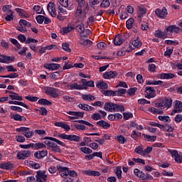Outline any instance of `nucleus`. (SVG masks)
<instances>
[{"label": "nucleus", "instance_id": "4", "mask_svg": "<svg viewBox=\"0 0 182 182\" xmlns=\"http://www.w3.org/2000/svg\"><path fill=\"white\" fill-rule=\"evenodd\" d=\"M27 157H31V151L29 150L21 151L17 154V159L18 160H25Z\"/></svg>", "mask_w": 182, "mask_h": 182}, {"label": "nucleus", "instance_id": "61", "mask_svg": "<svg viewBox=\"0 0 182 182\" xmlns=\"http://www.w3.org/2000/svg\"><path fill=\"white\" fill-rule=\"evenodd\" d=\"M36 19L38 23H43V21H45V16L38 15L36 17Z\"/></svg>", "mask_w": 182, "mask_h": 182}, {"label": "nucleus", "instance_id": "20", "mask_svg": "<svg viewBox=\"0 0 182 182\" xmlns=\"http://www.w3.org/2000/svg\"><path fill=\"white\" fill-rule=\"evenodd\" d=\"M15 11L18 14L19 16H22V18H29L30 16L29 14L22 9L16 8Z\"/></svg>", "mask_w": 182, "mask_h": 182}, {"label": "nucleus", "instance_id": "40", "mask_svg": "<svg viewBox=\"0 0 182 182\" xmlns=\"http://www.w3.org/2000/svg\"><path fill=\"white\" fill-rule=\"evenodd\" d=\"M102 95L105 96H116V92L113 90H102Z\"/></svg>", "mask_w": 182, "mask_h": 182}, {"label": "nucleus", "instance_id": "49", "mask_svg": "<svg viewBox=\"0 0 182 182\" xmlns=\"http://www.w3.org/2000/svg\"><path fill=\"white\" fill-rule=\"evenodd\" d=\"M140 136H141V133L137 132L136 131H133L131 134V137H132V139H134L135 140H137V139H139V137H140Z\"/></svg>", "mask_w": 182, "mask_h": 182}, {"label": "nucleus", "instance_id": "41", "mask_svg": "<svg viewBox=\"0 0 182 182\" xmlns=\"http://www.w3.org/2000/svg\"><path fill=\"white\" fill-rule=\"evenodd\" d=\"M82 99H83V100L92 102V100H95V98L92 95H82Z\"/></svg>", "mask_w": 182, "mask_h": 182}, {"label": "nucleus", "instance_id": "30", "mask_svg": "<svg viewBox=\"0 0 182 182\" xmlns=\"http://www.w3.org/2000/svg\"><path fill=\"white\" fill-rule=\"evenodd\" d=\"M139 178L142 180H151V178H153V177L149 173H144L143 171H141Z\"/></svg>", "mask_w": 182, "mask_h": 182}, {"label": "nucleus", "instance_id": "23", "mask_svg": "<svg viewBox=\"0 0 182 182\" xmlns=\"http://www.w3.org/2000/svg\"><path fill=\"white\" fill-rule=\"evenodd\" d=\"M9 93L11 94L9 95V97H11V100H22V97L19 96L18 93L14 92L12 91H9Z\"/></svg>", "mask_w": 182, "mask_h": 182}, {"label": "nucleus", "instance_id": "26", "mask_svg": "<svg viewBox=\"0 0 182 182\" xmlns=\"http://www.w3.org/2000/svg\"><path fill=\"white\" fill-rule=\"evenodd\" d=\"M68 114H70V116H74L76 119H78V117H83L85 112L70 111Z\"/></svg>", "mask_w": 182, "mask_h": 182}, {"label": "nucleus", "instance_id": "13", "mask_svg": "<svg viewBox=\"0 0 182 182\" xmlns=\"http://www.w3.org/2000/svg\"><path fill=\"white\" fill-rule=\"evenodd\" d=\"M43 66L48 70H58L60 68V65L56 63H46Z\"/></svg>", "mask_w": 182, "mask_h": 182}, {"label": "nucleus", "instance_id": "32", "mask_svg": "<svg viewBox=\"0 0 182 182\" xmlns=\"http://www.w3.org/2000/svg\"><path fill=\"white\" fill-rule=\"evenodd\" d=\"M89 6V4L86 1V0H82L80 3H78L77 8H84V11H86Z\"/></svg>", "mask_w": 182, "mask_h": 182}, {"label": "nucleus", "instance_id": "5", "mask_svg": "<svg viewBox=\"0 0 182 182\" xmlns=\"http://www.w3.org/2000/svg\"><path fill=\"white\" fill-rule=\"evenodd\" d=\"M146 95H145V97L146 99H151L153 97H156V90H154V88L153 87H146L145 88Z\"/></svg>", "mask_w": 182, "mask_h": 182}, {"label": "nucleus", "instance_id": "29", "mask_svg": "<svg viewBox=\"0 0 182 182\" xmlns=\"http://www.w3.org/2000/svg\"><path fill=\"white\" fill-rule=\"evenodd\" d=\"M176 75L173 73H162L160 74V79H173Z\"/></svg>", "mask_w": 182, "mask_h": 182}, {"label": "nucleus", "instance_id": "44", "mask_svg": "<svg viewBox=\"0 0 182 182\" xmlns=\"http://www.w3.org/2000/svg\"><path fill=\"white\" fill-rule=\"evenodd\" d=\"M75 29V27L72 24H69L68 27L63 28V33H69V32H72Z\"/></svg>", "mask_w": 182, "mask_h": 182}, {"label": "nucleus", "instance_id": "57", "mask_svg": "<svg viewBox=\"0 0 182 182\" xmlns=\"http://www.w3.org/2000/svg\"><path fill=\"white\" fill-rule=\"evenodd\" d=\"M26 99L27 100H29L30 102H38L39 97H33V96H31V95H28V96L26 97Z\"/></svg>", "mask_w": 182, "mask_h": 182}, {"label": "nucleus", "instance_id": "39", "mask_svg": "<svg viewBox=\"0 0 182 182\" xmlns=\"http://www.w3.org/2000/svg\"><path fill=\"white\" fill-rule=\"evenodd\" d=\"M114 112H124V107L122 105H119L114 104Z\"/></svg>", "mask_w": 182, "mask_h": 182}, {"label": "nucleus", "instance_id": "27", "mask_svg": "<svg viewBox=\"0 0 182 182\" xmlns=\"http://www.w3.org/2000/svg\"><path fill=\"white\" fill-rule=\"evenodd\" d=\"M80 45H83L84 46H92V43H93V42H92V41L89 40V39H85V38H81L80 40Z\"/></svg>", "mask_w": 182, "mask_h": 182}, {"label": "nucleus", "instance_id": "36", "mask_svg": "<svg viewBox=\"0 0 182 182\" xmlns=\"http://www.w3.org/2000/svg\"><path fill=\"white\" fill-rule=\"evenodd\" d=\"M142 136L147 140V141H156V139H157L156 136H150L147 134H142Z\"/></svg>", "mask_w": 182, "mask_h": 182}, {"label": "nucleus", "instance_id": "62", "mask_svg": "<svg viewBox=\"0 0 182 182\" xmlns=\"http://www.w3.org/2000/svg\"><path fill=\"white\" fill-rule=\"evenodd\" d=\"M50 150H51V151H54V153H61L62 150L60 149V148L59 147V146H58V144H56L55 146H54L52 149H50Z\"/></svg>", "mask_w": 182, "mask_h": 182}, {"label": "nucleus", "instance_id": "42", "mask_svg": "<svg viewBox=\"0 0 182 182\" xmlns=\"http://www.w3.org/2000/svg\"><path fill=\"white\" fill-rule=\"evenodd\" d=\"M97 87L103 90L104 89H107L108 86L106 82L101 81L97 84Z\"/></svg>", "mask_w": 182, "mask_h": 182}, {"label": "nucleus", "instance_id": "53", "mask_svg": "<svg viewBox=\"0 0 182 182\" xmlns=\"http://www.w3.org/2000/svg\"><path fill=\"white\" fill-rule=\"evenodd\" d=\"M100 6L102 8H108V6H110V1L109 0H103Z\"/></svg>", "mask_w": 182, "mask_h": 182}, {"label": "nucleus", "instance_id": "45", "mask_svg": "<svg viewBox=\"0 0 182 182\" xmlns=\"http://www.w3.org/2000/svg\"><path fill=\"white\" fill-rule=\"evenodd\" d=\"M73 90H83L84 89H87L86 87H84L82 85H78L77 83L73 84Z\"/></svg>", "mask_w": 182, "mask_h": 182}, {"label": "nucleus", "instance_id": "17", "mask_svg": "<svg viewBox=\"0 0 182 182\" xmlns=\"http://www.w3.org/2000/svg\"><path fill=\"white\" fill-rule=\"evenodd\" d=\"M166 32H171V33H173V32L174 33H178L179 32H181V28H180V27H177L176 26H170L166 27Z\"/></svg>", "mask_w": 182, "mask_h": 182}, {"label": "nucleus", "instance_id": "43", "mask_svg": "<svg viewBox=\"0 0 182 182\" xmlns=\"http://www.w3.org/2000/svg\"><path fill=\"white\" fill-rule=\"evenodd\" d=\"M38 103L40 105H43V106H49V105H52V102H49L46 99H41V100H38Z\"/></svg>", "mask_w": 182, "mask_h": 182}, {"label": "nucleus", "instance_id": "9", "mask_svg": "<svg viewBox=\"0 0 182 182\" xmlns=\"http://www.w3.org/2000/svg\"><path fill=\"white\" fill-rule=\"evenodd\" d=\"M173 105V100L171 98H165L161 101V109H165V107H170Z\"/></svg>", "mask_w": 182, "mask_h": 182}, {"label": "nucleus", "instance_id": "8", "mask_svg": "<svg viewBox=\"0 0 182 182\" xmlns=\"http://www.w3.org/2000/svg\"><path fill=\"white\" fill-rule=\"evenodd\" d=\"M57 169L58 170L61 177H64V178L68 177V171H69V168L63 167L60 165H57Z\"/></svg>", "mask_w": 182, "mask_h": 182}, {"label": "nucleus", "instance_id": "11", "mask_svg": "<svg viewBox=\"0 0 182 182\" xmlns=\"http://www.w3.org/2000/svg\"><path fill=\"white\" fill-rule=\"evenodd\" d=\"M56 92H58L57 89L50 87H48L46 90V95H48V96H52V97H58V96H59V94H58Z\"/></svg>", "mask_w": 182, "mask_h": 182}, {"label": "nucleus", "instance_id": "60", "mask_svg": "<svg viewBox=\"0 0 182 182\" xmlns=\"http://www.w3.org/2000/svg\"><path fill=\"white\" fill-rule=\"evenodd\" d=\"M59 4H61L64 8H68L69 6V0H60Z\"/></svg>", "mask_w": 182, "mask_h": 182}, {"label": "nucleus", "instance_id": "7", "mask_svg": "<svg viewBox=\"0 0 182 182\" xmlns=\"http://www.w3.org/2000/svg\"><path fill=\"white\" fill-rule=\"evenodd\" d=\"M47 9L53 18H56V9L55 8V3H48Z\"/></svg>", "mask_w": 182, "mask_h": 182}, {"label": "nucleus", "instance_id": "22", "mask_svg": "<svg viewBox=\"0 0 182 182\" xmlns=\"http://www.w3.org/2000/svg\"><path fill=\"white\" fill-rule=\"evenodd\" d=\"M78 107L82 110H85V112H90V110H93L95 109L93 107L89 106L86 104H79Z\"/></svg>", "mask_w": 182, "mask_h": 182}, {"label": "nucleus", "instance_id": "2", "mask_svg": "<svg viewBox=\"0 0 182 182\" xmlns=\"http://www.w3.org/2000/svg\"><path fill=\"white\" fill-rule=\"evenodd\" d=\"M75 123H80L79 124H75L74 127L75 129H77V130H86L85 126H91L93 127V124H90L89 122L85 121V120H75L74 121ZM85 124V125H83Z\"/></svg>", "mask_w": 182, "mask_h": 182}, {"label": "nucleus", "instance_id": "58", "mask_svg": "<svg viewBox=\"0 0 182 182\" xmlns=\"http://www.w3.org/2000/svg\"><path fill=\"white\" fill-rule=\"evenodd\" d=\"M71 141H79L80 140V136L77 135H70V139Z\"/></svg>", "mask_w": 182, "mask_h": 182}, {"label": "nucleus", "instance_id": "19", "mask_svg": "<svg viewBox=\"0 0 182 182\" xmlns=\"http://www.w3.org/2000/svg\"><path fill=\"white\" fill-rule=\"evenodd\" d=\"M97 126L99 127H102V129H110V124L105 120H101L97 122Z\"/></svg>", "mask_w": 182, "mask_h": 182}, {"label": "nucleus", "instance_id": "28", "mask_svg": "<svg viewBox=\"0 0 182 182\" xmlns=\"http://www.w3.org/2000/svg\"><path fill=\"white\" fill-rule=\"evenodd\" d=\"M114 104H113L112 102L105 103L104 105L105 110L108 112H112V110H114Z\"/></svg>", "mask_w": 182, "mask_h": 182}, {"label": "nucleus", "instance_id": "59", "mask_svg": "<svg viewBox=\"0 0 182 182\" xmlns=\"http://www.w3.org/2000/svg\"><path fill=\"white\" fill-rule=\"evenodd\" d=\"M117 140L120 144H124V143H126V139H124V136L122 135L118 136L117 137Z\"/></svg>", "mask_w": 182, "mask_h": 182}, {"label": "nucleus", "instance_id": "34", "mask_svg": "<svg viewBox=\"0 0 182 182\" xmlns=\"http://www.w3.org/2000/svg\"><path fill=\"white\" fill-rule=\"evenodd\" d=\"M114 45L120 46L123 43V40L122 39V36L117 35L114 39Z\"/></svg>", "mask_w": 182, "mask_h": 182}, {"label": "nucleus", "instance_id": "24", "mask_svg": "<svg viewBox=\"0 0 182 182\" xmlns=\"http://www.w3.org/2000/svg\"><path fill=\"white\" fill-rule=\"evenodd\" d=\"M85 174H87V176H92L93 177H99V176H100V172L97 171L87 170L85 171Z\"/></svg>", "mask_w": 182, "mask_h": 182}, {"label": "nucleus", "instance_id": "33", "mask_svg": "<svg viewBox=\"0 0 182 182\" xmlns=\"http://www.w3.org/2000/svg\"><path fill=\"white\" fill-rule=\"evenodd\" d=\"M146 9H144L143 6H138V18L139 19L141 18V17L143 16V14H146Z\"/></svg>", "mask_w": 182, "mask_h": 182}, {"label": "nucleus", "instance_id": "25", "mask_svg": "<svg viewBox=\"0 0 182 182\" xmlns=\"http://www.w3.org/2000/svg\"><path fill=\"white\" fill-rule=\"evenodd\" d=\"M11 119H14V120H16L18 122H25V120H26V118L25 117H22L19 114L11 115Z\"/></svg>", "mask_w": 182, "mask_h": 182}, {"label": "nucleus", "instance_id": "38", "mask_svg": "<svg viewBox=\"0 0 182 182\" xmlns=\"http://www.w3.org/2000/svg\"><path fill=\"white\" fill-rule=\"evenodd\" d=\"M66 16H68V12H64V13L58 12L57 18L59 21H65V19H66Z\"/></svg>", "mask_w": 182, "mask_h": 182}, {"label": "nucleus", "instance_id": "35", "mask_svg": "<svg viewBox=\"0 0 182 182\" xmlns=\"http://www.w3.org/2000/svg\"><path fill=\"white\" fill-rule=\"evenodd\" d=\"M36 149V150H39V149H45L46 145L42 142H38L36 144H33V148Z\"/></svg>", "mask_w": 182, "mask_h": 182}, {"label": "nucleus", "instance_id": "12", "mask_svg": "<svg viewBox=\"0 0 182 182\" xmlns=\"http://www.w3.org/2000/svg\"><path fill=\"white\" fill-rule=\"evenodd\" d=\"M169 153L172 156V157H174L175 161H176V163H182V156H180V154H178V151L173 150L169 151Z\"/></svg>", "mask_w": 182, "mask_h": 182}, {"label": "nucleus", "instance_id": "18", "mask_svg": "<svg viewBox=\"0 0 182 182\" xmlns=\"http://www.w3.org/2000/svg\"><path fill=\"white\" fill-rule=\"evenodd\" d=\"M46 156H48V151H38L34 153V157L38 159H43Z\"/></svg>", "mask_w": 182, "mask_h": 182}, {"label": "nucleus", "instance_id": "46", "mask_svg": "<svg viewBox=\"0 0 182 182\" xmlns=\"http://www.w3.org/2000/svg\"><path fill=\"white\" fill-rule=\"evenodd\" d=\"M21 134L23 136H25L26 139H31V137L33 136V132H32L31 131H29V129H26V131L24 132V133H21Z\"/></svg>", "mask_w": 182, "mask_h": 182}, {"label": "nucleus", "instance_id": "51", "mask_svg": "<svg viewBox=\"0 0 182 182\" xmlns=\"http://www.w3.org/2000/svg\"><path fill=\"white\" fill-rule=\"evenodd\" d=\"M115 173H116L117 178L119 180H120L122 178V167L117 166Z\"/></svg>", "mask_w": 182, "mask_h": 182}, {"label": "nucleus", "instance_id": "16", "mask_svg": "<svg viewBox=\"0 0 182 182\" xmlns=\"http://www.w3.org/2000/svg\"><path fill=\"white\" fill-rule=\"evenodd\" d=\"M140 46H141V41L139 40H134L129 43V48L130 50H133L134 49H136V48H140Z\"/></svg>", "mask_w": 182, "mask_h": 182}, {"label": "nucleus", "instance_id": "64", "mask_svg": "<svg viewBox=\"0 0 182 182\" xmlns=\"http://www.w3.org/2000/svg\"><path fill=\"white\" fill-rule=\"evenodd\" d=\"M158 119L161 122H170V117L168 116H159Z\"/></svg>", "mask_w": 182, "mask_h": 182}, {"label": "nucleus", "instance_id": "21", "mask_svg": "<svg viewBox=\"0 0 182 182\" xmlns=\"http://www.w3.org/2000/svg\"><path fill=\"white\" fill-rule=\"evenodd\" d=\"M155 36L161 39H166L167 38V33L158 30L155 32Z\"/></svg>", "mask_w": 182, "mask_h": 182}, {"label": "nucleus", "instance_id": "47", "mask_svg": "<svg viewBox=\"0 0 182 182\" xmlns=\"http://www.w3.org/2000/svg\"><path fill=\"white\" fill-rule=\"evenodd\" d=\"M7 16L5 17L6 21H11L14 20V11L12 10H9V13Z\"/></svg>", "mask_w": 182, "mask_h": 182}, {"label": "nucleus", "instance_id": "6", "mask_svg": "<svg viewBox=\"0 0 182 182\" xmlns=\"http://www.w3.org/2000/svg\"><path fill=\"white\" fill-rule=\"evenodd\" d=\"M155 14L158 18H166L168 15L167 9L163 7L162 9H157L155 11Z\"/></svg>", "mask_w": 182, "mask_h": 182}, {"label": "nucleus", "instance_id": "1", "mask_svg": "<svg viewBox=\"0 0 182 182\" xmlns=\"http://www.w3.org/2000/svg\"><path fill=\"white\" fill-rule=\"evenodd\" d=\"M44 140H46L44 141L45 144L48 146V149H52L55 147V146L57 144H60V146H62L63 147H66V144L63 143L61 141H59L58 139H56L55 138L50 137V136H46L44 137ZM50 140V141H49Z\"/></svg>", "mask_w": 182, "mask_h": 182}, {"label": "nucleus", "instance_id": "10", "mask_svg": "<svg viewBox=\"0 0 182 182\" xmlns=\"http://www.w3.org/2000/svg\"><path fill=\"white\" fill-rule=\"evenodd\" d=\"M182 112V102L181 101H176L175 109L171 112V116H174L175 113Z\"/></svg>", "mask_w": 182, "mask_h": 182}, {"label": "nucleus", "instance_id": "31", "mask_svg": "<svg viewBox=\"0 0 182 182\" xmlns=\"http://www.w3.org/2000/svg\"><path fill=\"white\" fill-rule=\"evenodd\" d=\"M75 29L79 32V33H85V25L82 23L77 24Z\"/></svg>", "mask_w": 182, "mask_h": 182}, {"label": "nucleus", "instance_id": "52", "mask_svg": "<svg viewBox=\"0 0 182 182\" xmlns=\"http://www.w3.org/2000/svg\"><path fill=\"white\" fill-rule=\"evenodd\" d=\"M12 168V165L11 164H0V168H3V170H9V168Z\"/></svg>", "mask_w": 182, "mask_h": 182}, {"label": "nucleus", "instance_id": "37", "mask_svg": "<svg viewBox=\"0 0 182 182\" xmlns=\"http://www.w3.org/2000/svg\"><path fill=\"white\" fill-rule=\"evenodd\" d=\"M149 110L154 114H163V110L156 109L155 107H151L149 109Z\"/></svg>", "mask_w": 182, "mask_h": 182}, {"label": "nucleus", "instance_id": "56", "mask_svg": "<svg viewBox=\"0 0 182 182\" xmlns=\"http://www.w3.org/2000/svg\"><path fill=\"white\" fill-rule=\"evenodd\" d=\"M18 76H19V75H18V73H13L10 75H8L1 76V77H4V78L9 77L10 79H14V77H18Z\"/></svg>", "mask_w": 182, "mask_h": 182}, {"label": "nucleus", "instance_id": "50", "mask_svg": "<svg viewBox=\"0 0 182 182\" xmlns=\"http://www.w3.org/2000/svg\"><path fill=\"white\" fill-rule=\"evenodd\" d=\"M134 22V20L133 18H129L127 21V29H132L133 28V23Z\"/></svg>", "mask_w": 182, "mask_h": 182}, {"label": "nucleus", "instance_id": "14", "mask_svg": "<svg viewBox=\"0 0 182 182\" xmlns=\"http://www.w3.org/2000/svg\"><path fill=\"white\" fill-rule=\"evenodd\" d=\"M1 58H0V63H9V62H14L15 60V57H9L4 55H0Z\"/></svg>", "mask_w": 182, "mask_h": 182}, {"label": "nucleus", "instance_id": "48", "mask_svg": "<svg viewBox=\"0 0 182 182\" xmlns=\"http://www.w3.org/2000/svg\"><path fill=\"white\" fill-rule=\"evenodd\" d=\"M92 120H100L102 119V115L100 113L95 112L91 116Z\"/></svg>", "mask_w": 182, "mask_h": 182}, {"label": "nucleus", "instance_id": "54", "mask_svg": "<svg viewBox=\"0 0 182 182\" xmlns=\"http://www.w3.org/2000/svg\"><path fill=\"white\" fill-rule=\"evenodd\" d=\"M127 90L126 89L119 88L117 91H115L116 96H122V95H124Z\"/></svg>", "mask_w": 182, "mask_h": 182}, {"label": "nucleus", "instance_id": "15", "mask_svg": "<svg viewBox=\"0 0 182 182\" xmlns=\"http://www.w3.org/2000/svg\"><path fill=\"white\" fill-rule=\"evenodd\" d=\"M117 76V72L116 71H108L103 74L102 77L104 79H114Z\"/></svg>", "mask_w": 182, "mask_h": 182}, {"label": "nucleus", "instance_id": "63", "mask_svg": "<svg viewBox=\"0 0 182 182\" xmlns=\"http://www.w3.org/2000/svg\"><path fill=\"white\" fill-rule=\"evenodd\" d=\"M80 150L81 151H82V153H85V154H90V153H92V149L87 147H82Z\"/></svg>", "mask_w": 182, "mask_h": 182}, {"label": "nucleus", "instance_id": "55", "mask_svg": "<svg viewBox=\"0 0 182 182\" xmlns=\"http://www.w3.org/2000/svg\"><path fill=\"white\" fill-rule=\"evenodd\" d=\"M62 47L63 50H65V52H68V53H70V52H72V50H70V48H69V43H63Z\"/></svg>", "mask_w": 182, "mask_h": 182}, {"label": "nucleus", "instance_id": "3", "mask_svg": "<svg viewBox=\"0 0 182 182\" xmlns=\"http://www.w3.org/2000/svg\"><path fill=\"white\" fill-rule=\"evenodd\" d=\"M37 182H46L48 180V175H46L45 171H38L36 176Z\"/></svg>", "mask_w": 182, "mask_h": 182}]
</instances>
